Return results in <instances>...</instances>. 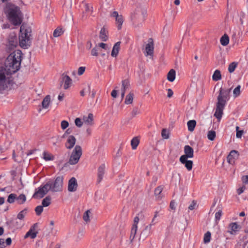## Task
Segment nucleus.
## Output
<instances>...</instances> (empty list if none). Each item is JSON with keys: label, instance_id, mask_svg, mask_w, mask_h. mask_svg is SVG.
Returning a JSON list of instances; mask_svg holds the SVG:
<instances>
[{"label": "nucleus", "instance_id": "nucleus-19", "mask_svg": "<svg viewBox=\"0 0 248 248\" xmlns=\"http://www.w3.org/2000/svg\"><path fill=\"white\" fill-rule=\"evenodd\" d=\"M120 42H118L114 44L111 53L112 57H116L118 56L120 48Z\"/></svg>", "mask_w": 248, "mask_h": 248}, {"label": "nucleus", "instance_id": "nucleus-11", "mask_svg": "<svg viewBox=\"0 0 248 248\" xmlns=\"http://www.w3.org/2000/svg\"><path fill=\"white\" fill-rule=\"evenodd\" d=\"M241 228L240 225H238L236 222H232L230 223L228 227V232L232 235H234Z\"/></svg>", "mask_w": 248, "mask_h": 248}, {"label": "nucleus", "instance_id": "nucleus-21", "mask_svg": "<svg viewBox=\"0 0 248 248\" xmlns=\"http://www.w3.org/2000/svg\"><path fill=\"white\" fill-rule=\"evenodd\" d=\"M176 73L174 69H171L167 74V79L170 82H173L175 78Z\"/></svg>", "mask_w": 248, "mask_h": 248}, {"label": "nucleus", "instance_id": "nucleus-54", "mask_svg": "<svg viewBox=\"0 0 248 248\" xmlns=\"http://www.w3.org/2000/svg\"><path fill=\"white\" fill-rule=\"evenodd\" d=\"M246 186H243L237 189V193L238 195H241L242 193L244 192Z\"/></svg>", "mask_w": 248, "mask_h": 248}, {"label": "nucleus", "instance_id": "nucleus-61", "mask_svg": "<svg viewBox=\"0 0 248 248\" xmlns=\"http://www.w3.org/2000/svg\"><path fill=\"white\" fill-rule=\"evenodd\" d=\"M5 247V242L3 239H0V248H4Z\"/></svg>", "mask_w": 248, "mask_h": 248}, {"label": "nucleus", "instance_id": "nucleus-27", "mask_svg": "<svg viewBox=\"0 0 248 248\" xmlns=\"http://www.w3.org/2000/svg\"><path fill=\"white\" fill-rule=\"evenodd\" d=\"M196 122L195 120H190L187 123L188 130L189 131H193L195 127Z\"/></svg>", "mask_w": 248, "mask_h": 248}, {"label": "nucleus", "instance_id": "nucleus-28", "mask_svg": "<svg viewBox=\"0 0 248 248\" xmlns=\"http://www.w3.org/2000/svg\"><path fill=\"white\" fill-rule=\"evenodd\" d=\"M16 200L19 204H23L26 201V197L23 194H20L18 197L16 196Z\"/></svg>", "mask_w": 248, "mask_h": 248}, {"label": "nucleus", "instance_id": "nucleus-24", "mask_svg": "<svg viewBox=\"0 0 248 248\" xmlns=\"http://www.w3.org/2000/svg\"><path fill=\"white\" fill-rule=\"evenodd\" d=\"M221 79V75L219 70H216L212 76V79L214 81H217Z\"/></svg>", "mask_w": 248, "mask_h": 248}, {"label": "nucleus", "instance_id": "nucleus-62", "mask_svg": "<svg viewBox=\"0 0 248 248\" xmlns=\"http://www.w3.org/2000/svg\"><path fill=\"white\" fill-rule=\"evenodd\" d=\"M170 207L172 209L174 210L175 209V203L173 201H171L170 204Z\"/></svg>", "mask_w": 248, "mask_h": 248}, {"label": "nucleus", "instance_id": "nucleus-64", "mask_svg": "<svg viewBox=\"0 0 248 248\" xmlns=\"http://www.w3.org/2000/svg\"><path fill=\"white\" fill-rule=\"evenodd\" d=\"M5 243H6L7 245H8V246L10 245L11 244V243H12V240H11V238H10V237L7 238L6 239Z\"/></svg>", "mask_w": 248, "mask_h": 248}, {"label": "nucleus", "instance_id": "nucleus-47", "mask_svg": "<svg viewBox=\"0 0 248 248\" xmlns=\"http://www.w3.org/2000/svg\"><path fill=\"white\" fill-rule=\"evenodd\" d=\"M97 46L99 48H101L104 49L105 50H108L109 49V48L108 47V45L104 43H99Z\"/></svg>", "mask_w": 248, "mask_h": 248}, {"label": "nucleus", "instance_id": "nucleus-5", "mask_svg": "<svg viewBox=\"0 0 248 248\" xmlns=\"http://www.w3.org/2000/svg\"><path fill=\"white\" fill-rule=\"evenodd\" d=\"M231 89H225L220 88L217 98V104L225 106L227 102L230 99V93Z\"/></svg>", "mask_w": 248, "mask_h": 248}, {"label": "nucleus", "instance_id": "nucleus-12", "mask_svg": "<svg viewBox=\"0 0 248 248\" xmlns=\"http://www.w3.org/2000/svg\"><path fill=\"white\" fill-rule=\"evenodd\" d=\"M78 183L75 178H71L68 182V190L69 192L76 191L78 188Z\"/></svg>", "mask_w": 248, "mask_h": 248}, {"label": "nucleus", "instance_id": "nucleus-55", "mask_svg": "<svg viewBox=\"0 0 248 248\" xmlns=\"http://www.w3.org/2000/svg\"><path fill=\"white\" fill-rule=\"evenodd\" d=\"M139 217L138 216L135 217L134 219V223L132 225V226L138 227V224L139 222Z\"/></svg>", "mask_w": 248, "mask_h": 248}, {"label": "nucleus", "instance_id": "nucleus-23", "mask_svg": "<svg viewBox=\"0 0 248 248\" xmlns=\"http://www.w3.org/2000/svg\"><path fill=\"white\" fill-rule=\"evenodd\" d=\"M50 102V97L49 95L46 96L42 101V107L44 108H48Z\"/></svg>", "mask_w": 248, "mask_h": 248}, {"label": "nucleus", "instance_id": "nucleus-42", "mask_svg": "<svg viewBox=\"0 0 248 248\" xmlns=\"http://www.w3.org/2000/svg\"><path fill=\"white\" fill-rule=\"evenodd\" d=\"M99 51H100V48L96 46L92 49L91 52V55L94 56H98L99 55Z\"/></svg>", "mask_w": 248, "mask_h": 248}, {"label": "nucleus", "instance_id": "nucleus-38", "mask_svg": "<svg viewBox=\"0 0 248 248\" xmlns=\"http://www.w3.org/2000/svg\"><path fill=\"white\" fill-rule=\"evenodd\" d=\"M163 187L162 186L157 187L155 190V194L158 199L161 198L160 194L162 191Z\"/></svg>", "mask_w": 248, "mask_h": 248}, {"label": "nucleus", "instance_id": "nucleus-13", "mask_svg": "<svg viewBox=\"0 0 248 248\" xmlns=\"http://www.w3.org/2000/svg\"><path fill=\"white\" fill-rule=\"evenodd\" d=\"M106 166L104 164H101L97 169V182L99 183L102 180L105 172Z\"/></svg>", "mask_w": 248, "mask_h": 248}, {"label": "nucleus", "instance_id": "nucleus-50", "mask_svg": "<svg viewBox=\"0 0 248 248\" xmlns=\"http://www.w3.org/2000/svg\"><path fill=\"white\" fill-rule=\"evenodd\" d=\"M61 128L64 130L67 128L69 126V123L67 121L63 120L61 122Z\"/></svg>", "mask_w": 248, "mask_h": 248}, {"label": "nucleus", "instance_id": "nucleus-41", "mask_svg": "<svg viewBox=\"0 0 248 248\" xmlns=\"http://www.w3.org/2000/svg\"><path fill=\"white\" fill-rule=\"evenodd\" d=\"M129 86V82L127 80H124L122 81V90L126 91Z\"/></svg>", "mask_w": 248, "mask_h": 248}, {"label": "nucleus", "instance_id": "nucleus-20", "mask_svg": "<svg viewBox=\"0 0 248 248\" xmlns=\"http://www.w3.org/2000/svg\"><path fill=\"white\" fill-rule=\"evenodd\" d=\"M84 123L89 125H92L93 124V116L92 113H89L88 116H84L83 118Z\"/></svg>", "mask_w": 248, "mask_h": 248}, {"label": "nucleus", "instance_id": "nucleus-45", "mask_svg": "<svg viewBox=\"0 0 248 248\" xmlns=\"http://www.w3.org/2000/svg\"><path fill=\"white\" fill-rule=\"evenodd\" d=\"M85 11L86 12L89 13L91 14L93 11V8L89 4H85Z\"/></svg>", "mask_w": 248, "mask_h": 248}, {"label": "nucleus", "instance_id": "nucleus-33", "mask_svg": "<svg viewBox=\"0 0 248 248\" xmlns=\"http://www.w3.org/2000/svg\"><path fill=\"white\" fill-rule=\"evenodd\" d=\"M138 229V227H132L131 230V233L130 235V239L131 241H132L133 239H134L136 234L137 233Z\"/></svg>", "mask_w": 248, "mask_h": 248}, {"label": "nucleus", "instance_id": "nucleus-49", "mask_svg": "<svg viewBox=\"0 0 248 248\" xmlns=\"http://www.w3.org/2000/svg\"><path fill=\"white\" fill-rule=\"evenodd\" d=\"M17 45V42L16 41H9V48L10 49H13L16 47Z\"/></svg>", "mask_w": 248, "mask_h": 248}, {"label": "nucleus", "instance_id": "nucleus-10", "mask_svg": "<svg viewBox=\"0 0 248 248\" xmlns=\"http://www.w3.org/2000/svg\"><path fill=\"white\" fill-rule=\"evenodd\" d=\"M184 153L185 155H181L180 158H193L194 156V150L193 148L189 145H186L184 147Z\"/></svg>", "mask_w": 248, "mask_h": 248}, {"label": "nucleus", "instance_id": "nucleus-18", "mask_svg": "<svg viewBox=\"0 0 248 248\" xmlns=\"http://www.w3.org/2000/svg\"><path fill=\"white\" fill-rule=\"evenodd\" d=\"M35 224L33 226H32L29 231L26 233L24 236V238H27L29 237H30L32 239H34L36 237L37 232L35 231Z\"/></svg>", "mask_w": 248, "mask_h": 248}, {"label": "nucleus", "instance_id": "nucleus-48", "mask_svg": "<svg viewBox=\"0 0 248 248\" xmlns=\"http://www.w3.org/2000/svg\"><path fill=\"white\" fill-rule=\"evenodd\" d=\"M236 137L237 138H241L243 133H244L243 131L239 130V127L238 126H237L236 127Z\"/></svg>", "mask_w": 248, "mask_h": 248}, {"label": "nucleus", "instance_id": "nucleus-8", "mask_svg": "<svg viewBox=\"0 0 248 248\" xmlns=\"http://www.w3.org/2000/svg\"><path fill=\"white\" fill-rule=\"evenodd\" d=\"M239 155V154L238 151H231L227 157L228 162L230 164L233 165L236 160L238 159Z\"/></svg>", "mask_w": 248, "mask_h": 248}, {"label": "nucleus", "instance_id": "nucleus-59", "mask_svg": "<svg viewBox=\"0 0 248 248\" xmlns=\"http://www.w3.org/2000/svg\"><path fill=\"white\" fill-rule=\"evenodd\" d=\"M72 132V130L70 128H68L65 132L64 134L63 135V138H66L67 135L70 134Z\"/></svg>", "mask_w": 248, "mask_h": 248}, {"label": "nucleus", "instance_id": "nucleus-16", "mask_svg": "<svg viewBox=\"0 0 248 248\" xmlns=\"http://www.w3.org/2000/svg\"><path fill=\"white\" fill-rule=\"evenodd\" d=\"M179 160L180 162L185 165V167L187 170L190 171L193 167V161L191 160H187V158H180Z\"/></svg>", "mask_w": 248, "mask_h": 248}, {"label": "nucleus", "instance_id": "nucleus-31", "mask_svg": "<svg viewBox=\"0 0 248 248\" xmlns=\"http://www.w3.org/2000/svg\"><path fill=\"white\" fill-rule=\"evenodd\" d=\"M51 203V198L49 196L46 197L42 202V206L47 207Z\"/></svg>", "mask_w": 248, "mask_h": 248}, {"label": "nucleus", "instance_id": "nucleus-46", "mask_svg": "<svg viewBox=\"0 0 248 248\" xmlns=\"http://www.w3.org/2000/svg\"><path fill=\"white\" fill-rule=\"evenodd\" d=\"M90 213L89 210L86 211L83 216V220L86 222H88L90 221V217H89V213Z\"/></svg>", "mask_w": 248, "mask_h": 248}, {"label": "nucleus", "instance_id": "nucleus-14", "mask_svg": "<svg viewBox=\"0 0 248 248\" xmlns=\"http://www.w3.org/2000/svg\"><path fill=\"white\" fill-rule=\"evenodd\" d=\"M76 141V139L74 136H68L65 143V147L68 149H72L74 146Z\"/></svg>", "mask_w": 248, "mask_h": 248}, {"label": "nucleus", "instance_id": "nucleus-40", "mask_svg": "<svg viewBox=\"0 0 248 248\" xmlns=\"http://www.w3.org/2000/svg\"><path fill=\"white\" fill-rule=\"evenodd\" d=\"M216 134L214 131H209L208 132L207 138L210 140H214L216 138Z\"/></svg>", "mask_w": 248, "mask_h": 248}, {"label": "nucleus", "instance_id": "nucleus-37", "mask_svg": "<svg viewBox=\"0 0 248 248\" xmlns=\"http://www.w3.org/2000/svg\"><path fill=\"white\" fill-rule=\"evenodd\" d=\"M237 66V63L236 62H232L231 63L228 67V71L230 73H232L235 70Z\"/></svg>", "mask_w": 248, "mask_h": 248}, {"label": "nucleus", "instance_id": "nucleus-29", "mask_svg": "<svg viewBox=\"0 0 248 248\" xmlns=\"http://www.w3.org/2000/svg\"><path fill=\"white\" fill-rule=\"evenodd\" d=\"M43 156V158L46 161L53 160L54 159V156L50 153L47 152H44Z\"/></svg>", "mask_w": 248, "mask_h": 248}, {"label": "nucleus", "instance_id": "nucleus-58", "mask_svg": "<svg viewBox=\"0 0 248 248\" xmlns=\"http://www.w3.org/2000/svg\"><path fill=\"white\" fill-rule=\"evenodd\" d=\"M139 114V111L137 108H134L132 111V115L134 117Z\"/></svg>", "mask_w": 248, "mask_h": 248}, {"label": "nucleus", "instance_id": "nucleus-53", "mask_svg": "<svg viewBox=\"0 0 248 248\" xmlns=\"http://www.w3.org/2000/svg\"><path fill=\"white\" fill-rule=\"evenodd\" d=\"M222 216V211L221 210L218 211L215 214V218L216 220H219Z\"/></svg>", "mask_w": 248, "mask_h": 248}, {"label": "nucleus", "instance_id": "nucleus-6", "mask_svg": "<svg viewBox=\"0 0 248 248\" xmlns=\"http://www.w3.org/2000/svg\"><path fill=\"white\" fill-rule=\"evenodd\" d=\"M81 155L82 150L81 147L79 145H76L70 156L69 163L71 165L76 164L78 162Z\"/></svg>", "mask_w": 248, "mask_h": 248}, {"label": "nucleus", "instance_id": "nucleus-35", "mask_svg": "<svg viewBox=\"0 0 248 248\" xmlns=\"http://www.w3.org/2000/svg\"><path fill=\"white\" fill-rule=\"evenodd\" d=\"M16 199V195L14 193L10 194L7 198V202L9 203H13L15 202Z\"/></svg>", "mask_w": 248, "mask_h": 248}, {"label": "nucleus", "instance_id": "nucleus-56", "mask_svg": "<svg viewBox=\"0 0 248 248\" xmlns=\"http://www.w3.org/2000/svg\"><path fill=\"white\" fill-rule=\"evenodd\" d=\"M196 204V202L194 201H193L190 204V205L189 206L188 209L190 210H193L195 208Z\"/></svg>", "mask_w": 248, "mask_h": 248}, {"label": "nucleus", "instance_id": "nucleus-60", "mask_svg": "<svg viewBox=\"0 0 248 248\" xmlns=\"http://www.w3.org/2000/svg\"><path fill=\"white\" fill-rule=\"evenodd\" d=\"M173 92L172 90L170 89H168V94L167 96L169 98H170L173 95Z\"/></svg>", "mask_w": 248, "mask_h": 248}, {"label": "nucleus", "instance_id": "nucleus-26", "mask_svg": "<svg viewBox=\"0 0 248 248\" xmlns=\"http://www.w3.org/2000/svg\"><path fill=\"white\" fill-rule=\"evenodd\" d=\"M221 44L223 46H227L229 43V38L226 34L223 35L220 40Z\"/></svg>", "mask_w": 248, "mask_h": 248}, {"label": "nucleus", "instance_id": "nucleus-17", "mask_svg": "<svg viewBox=\"0 0 248 248\" xmlns=\"http://www.w3.org/2000/svg\"><path fill=\"white\" fill-rule=\"evenodd\" d=\"M62 82H63V88L66 90L71 86L72 79L68 76L64 75L62 77Z\"/></svg>", "mask_w": 248, "mask_h": 248}, {"label": "nucleus", "instance_id": "nucleus-44", "mask_svg": "<svg viewBox=\"0 0 248 248\" xmlns=\"http://www.w3.org/2000/svg\"><path fill=\"white\" fill-rule=\"evenodd\" d=\"M35 211L37 216L40 215L43 211V206L42 205L37 206L35 209Z\"/></svg>", "mask_w": 248, "mask_h": 248}, {"label": "nucleus", "instance_id": "nucleus-30", "mask_svg": "<svg viewBox=\"0 0 248 248\" xmlns=\"http://www.w3.org/2000/svg\"><path fill=\"white\" fill-rule=\"evenodd\" d=\"M134 94L133 93H129L126 96L124 103L126 104H130L133 102Z\"/></svg>", "mask_w": 248, "mask_h": 248}, {"label": "nucleus", "instance_id": "nucleus-36", "mask_svg": "<svg viewBox=\"0 0 248 248\" xmlns=\"http://www.w3.org/2000/svg\"><path fill=\"white\" fill-rule=\"evenodd\" d=\"M241 86L238 85L233 91V95L234 98H236L240 95L241 93Z\"/></svg>", "mask_w": 248, "mask_h": 248}, {"label": "nucleus", "instance_id": "nucleus-63", "mask_svg": "<svg viewBox=\"0 0 248 248\" xmlns=\"http://www.w3.org/2000/svg\"><path fill=\"white\" fill-rule=\"evenodd\" d=\"M111 96L114 97V98H116L117 97V91L115 90H113L112 92H111Z\"/></svg>", "mask_w": 248, "mask_h": 248}, {"label": "nucleus", "instance_id": "nucleus-9", "mask_svg": "<svg viewBox=\"0 0 248 248\" xmlns=\"http://www.w3.org/2000/svg\"><path fill=\"white\" fill-rule=\"evenodd\" d=\"M154 43L152 38L148 40V43L146 45L144 54L146 56H152L154 53Z\"/></svg>", "mask_w": 248, "mask_h": 248}, {"label": "nucleus", "instance_id": "nucleus-4", "mask_svg": "<svg viewBox=\"0 0 248 248\" xmlns=\"http://www.w3.org/2000/svg\"><path fill=\"white\" fill-rule=\"evenodd\" d=\"M20 33L19 45L21 47L26 48L30 45L31 29L30 27H27L22 25L20 27Z\"/></svg>", "mask_w": 248, "mask_h": 248}, {"label": "nucleus", "instance_id": "nucleus-51", "mask_svg": "<svg viewBox=\"0 0 248 248\" xmlns=\"http://www.w3.org/2000/svg\"><path fill=\"white\" fill-rule=\"evenodd\" d=\"M75 124L78 126V127H81L82 124H83V122L82 121H81V120L79 118H77L75 119Z\"/></svg>", "mask_w": 248, "mask_h": 248}, {"label": "nucleus", "instance_id": "nucleus-32", "mask_svg": "<svg viewBox=\"0 0 248 248\" xmlns=\"http://www.w3.org/2000/svg\"><path fill=\"white\" fill-rule=\"evenodd\" d=\"M211 238V234L209 231L207 232L204 235L203 242L205 244L210 242Z\"/></svg>", "mask_w": 248, "mask_h": 248}, {"label": "nucleus", "instance_id": "nucleus-34", "mask_svg": "<svg viewBox=\"0 0 248 248\" xmlns=\"http://www.w3.org/2000/svg\"><path fill=\"white\" fill-rule=\"evenodd\" d=\"M63 33V31L62 28H57L53 32V36L55 37L60 36Z\"/></svg>", "mask_w": 248, "mask_h": 248}, {"label": "nucleus", "instance_id": "nucleus-2", "mask_svg": "<svg viewBox=\"0 0 248 248\" xmlns=\"http://www.w3.org/2000/svg\"><path fill=\"white\" fill-rule=\"evenodd\" d=\"M63 177H57L55 180H49L46 184L41 185L35 189L32 198L39 199L43 198L49 191L59 192L62 190Z\"/></svg>", "mask_w": 248, "mask_h": 248}, {"label": "nucleus", "instance_id": "nucleus-52", "mask_svg": "<svg viewBox=\"0 0 248 248\" xmlns=\"http://www.w3.org/2000/svg\"><path fill=\"white\" fill-rule=\"evenodd\" d=\"M85 71V67H83V66H81V67H79L78 69V74L79 76L82 75L84 73Z\"/></svg>", "mask_w": 248, "mask_h": 248}, {"label": "nucleus", "instance_id": "nucleus-43", "mask_svg": "<svg viewBox=\"0 0 248 248\" xmlns=\"http://www.w3.org/2000/svg\"><path fill=\"white\" fill-rule=\"evenodd\" d=\"M161 136L164 139H168L169 138V133L166 129H163L161 132Z\"/></svg>", "mask_w": 248, "mask_h": 248}, {"label": "nucleus", "instance_id": "nucleus-22", "mask_svg": "<svg viewBox=\"0 0 248 248\" xmlns=\"http://www.w3.org/2000/svg\"><path fill=\"white\" fill-rule=\"evenodd\" d=\"M140 143V139L138 137H136L133 138L131 140V145L133 150L137 149L138 146Z\"/></svg>", "mask_w": 248, "mask_h": 248}, {"label": "nucleus", "instance_id": "nucleus-3", "mask_svg": "<svg viewBox=\"0 0 248 248\" xmlns=\"http://www.w3.org/2000/svg\"><path fill=\"white\" fill-rule=\"evenodd\" d=\"M8 20L14 25H19L23 19V15L19 7L15 4L8 3L4 9Z\"/></svg>", "mask_w": 248, "mask_h": 248}, {"label": "nucleus", "instance_id": "nucleus-7", "mask_svg": "<svg viewBox=\"0 0 248 248\" xmlns=\"http://www.w3.org/2000/svg\"><path fill=\"white\" fill-rule=\"evenodd\" d=\"M110 16L114 17L115 19V23L117 25L118 30H120L122 29L124 19L122 15H119L118 12L113 11L110 13Z\"/></svg>", "mask_w": 248, "mask_h": 248}, {"label": "nucleus", "instance_id": "nucleus-39", "mask_svg": "<svg viewBox=\"0 0 248 248\" xmlns=\"http://www.w3.org/2000/svg\"><path fill=\"white\" fill-rule=\"evenodd\" d=\"M27 213V210L25 209L20 211L17 216V218L20 220L23 219Z\"/></svg>", "mask_w": 248, "mask_h": 248}, {"label": "nucleus", "instance_id": "nucleus-57", "mask_svg": "<svg viewBox=\"0 0 248 248\" xmlns=\"http://www.w3.org/2000/svg\"><path fill=\"white\" fill-rule=\"evenodd\" d=\"M242 181L245 184H248V175L243 176L242 178Z\"/></svg>", "mask_w": 248, "mask_h": 248}, {"label": "nucleus", "instance_id": "nucleus-15", "mask_svg": "<svg viewBox=\"0 0 248 248\" xmlns=\"http://www.w3.org/2000/svg\"><path fill=\"white\" fill-rule=\"evenodd\" d=\"M224 108L225 106H224L216 104V108L214 116L217 119L220 120L221 118Z\"/></svg>", "mask_w": 248, "mask_h": 248}, {"label": "nucleus", "instance_id": "nucleus-1", "mask_svg": "<svg viewBox=\"0 0 248 248\" xmlns=\"http://www.w3.org/2000/svg\"><path fill=\"white\" fill-rule=\"evenodd\" d=\"M22 54L20 50L14 51L7 57L4 66H0V91L7 88L11 75L19 69Z\"/></svg>", "mask_w": 248, "mask_h": 248}, {"label": "nucleus", "instance_id": "nucleus-25", "mask_svg": "<svg viewBox=\"0 0 248 248\" xmlns=\"http://www.w3.org/2000/svg\"><path fill=\"white\" fill-rule=\"evenodd\" d=\"M100 39L102 41H106L108 38L107 32L104 28H102L100 31Z\"/></svg>", "mask_w": 248, "mask_h": 248}]
</instances>
